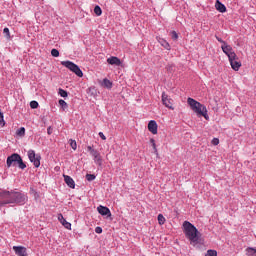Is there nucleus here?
<instances>
[{"label": "nucleus", "instance_id": "37", "mask_svg": "<svg viewBox=\"0 0 256 256\" xmlns=\"http://www.w3.org/2000/svg\"><path fill=\"white\" fill-rule=\"evenodd\" d=\"M3 33L6 34V37H11V34L9 33V28H4Z\"/></svg>", "mask_w": 256, "mask_h": 256}, {"label": "nucleus", "instance_id": "10", "mask_svg": "<svg viewBox=\"0 0 256 256\" xmlns=\"http://www.w3.org/2000/svg\"><path fill=\"white\" fill-rule=\"evenodd\" d=\"M107 63L108 65H114L115 67H121L123 65V62H121V59L117 56L107 58Z\"/></svg>", "mask_w": 256, "mask_h": 256}, {"label": "nucleus", "instance_id": "7", "mask_svg": "<svg viewBox=\"0 0 256 256\" xmlns=\"http://www.w3.org/2000/svg\"><path fill=\"white\" fill-rule=\"evenodd\" d=\"M162 103L167 109H171L172 111L175 109L173 107V99L169 98V95H167L165 92L162 93Z\"/></svg>", "mask_w": 256, "mask_h": 256}, {"label": "nucleus", "instance_id": "18", "mask_svg": "<svg viewBox=\"0 0 256 256\" xmlns=\"http://www.w3.org/2000/svg\"><path fill=\"white\" fill-rule=\"evenodd\" d=\"M101 86L104 87L105 89H112L113 82H111L109 79L105 78V79H103Z\"/></svg>", "mask_w": 256, "mask_h": 256}, {"label": "nucleus", "instance_id": "5", "mask_svg": "<svg viewBox=\"0 0 256 256\" xmlns=\"http://www.w3.org/2000/svg\"><path fill=\"white\" fill-rule=\"evenodd\" d=\"M28 159L33 163L34 167L38 168L41 166V155L35 154L34 150L28 151Z\"/></svg>", "mask_w": 256, "mask_h": 256}, {"label": "nucleus", "instance_id": "4", "mask_svg": "<svg viewBox=\"0 0 256 256\" xmlns=\"http://www.w3.org/2000/svg\"><path fill=\"white\" fill-rule=\"evenodd\" d=\"M61 65H63V67H66L67 69L72 71V73H75L77 77H83V71H81V68H79L77 64L71 61H62Z\"/></svg>", "mask_w": 256, "mask_h": 256}, {"label": "nucleus", "instance_id": "26", "mask_svg": "<svg viewBox=\"0 0 256 256\" xmlns=\"http://www.w3.org/2000/svg\"><path fill=\"white\" fill-rule=\"evenodd\" d=\"M94 161L95 163H97V165H101V163H103V160L101 159V154H97L95 157H94Z\"/></svg>", "mask_w": 256, "mask_h": 256}, {"label": "nucleus", "instance_id": "29", "mask_svg": "<svg viewBox=\"0 0 256 256\" xmlns=\"http://www.w3.org/2000/svg\"><path fill=\"white\" fill-rule=\"evenodd\" d=\"M59 105L62 107V109H67V102L65 100L61 99L59 100Z\"/></svg>", "mask_w": 256, "mask_h": 256}, {"label": "nucleus", "instance_id": "40", "mask_svg": "<svg viewBox=\"0 0 256 256\" xmlns=\"http://www.w3.org/2000/svg\"><path fill=\"white\" fill-rule=\"evenodd\" d=\"M47 133L48 135H51L53 133V129L51 127L47 128Z\"/></svg>", "mask_w": 256, "mask_h": 256}, {"label": "nucleus", "instance_id": "19", "mask_svg": "<svg viewBox=\"0 0 256 256\" xmlns=\"http://www.w3.org/2000/svg\"><path fill=\"white\" fill-rule=\"evenodd\" d=\"M246 255H247V256H256V249H255V248L248 247V248L246 249Z\"/></svg>", "mask_w": 256, "mask_h": 256}, {"label": "nucleus", "instance_id": "16", "mask_svg": "<svg viewBox=\"0 0 256 256\" xmlns=\"http://www.w3.org/2000/svg\"><path fill=\"white\" fill-rule=\"evenodd\" d=\"M157 41L162 47H164V49H167V51H171V45H169V42H167V40L161 37H157Z\"/></svg>", "mask_w": 256, "mask_h": 256}, {"label": "nucleus", "instance_id": "3", "mask_svg": "<svg viewBox=\"0 0 256 256\" xmlns=\"http://www.w3.org/2000/svg\"><path fill=\"white\" fill-rule=\"evenodd\" d=\"M187 103L198 117H204L206 121H209V115L207 114V107H205V105L193 98H188Z\"/></svg>", "mask_w": 256, "mask_h": 256}, {"label": "nucleus", "instance_id": "13", "mask_svg": "<svg viewBox=\"0 0 256 256\" xmlns=\"http://www.w3.org/2000/svg\"><path fill=\"white\" fill-rule=\"evenodd\" d=\"M157 122L155 120H151L148 123V131H150V133H152V135H157Z\"/></svg>", "mask_w": 256, "mask_h": 256}, {"label": "nucleus", "instance_id": "20", "mask_svg": "<svg viewBox=\"0 0 256 256\" xmlns=\"http://www.w3.org/2000/svg\"><path fill=\"white\" fill-rule=\"evenodd\" d=\"M94 13H95V15H97V17H101V15H103V10H101L100 6H95Z\"/></svg>", "mask_w": 256, "mask_h": 256}, {"label": "nucleus", "instance_id": "39", "mask_svg": "<svg viewBox=\"0 0 256 256\" xmlns=\"http://www.w3.org/2000/svg\"><path fill=\"white\" fill-rule=\"evenodd\" d=\"M219 144V139L218 138H214L212 140V145H218Z\"/></svg>", "mask_w": 256, "mask_h": 256}, {"label": "nucleus", "instance_id": "8", "mask_svg": "<svg viewBox=\"0 0 256 256\" xmlns=\"http://www.w3.org/2000/svg\"><path fill=\"white\" fill-rule=\"evenodd\" d=\"M228 59L233 71H239V69H241V61H239V57H237V55Z\"/></svg>", "mask_w": 256, "mask_h": 256}, {"label": "nucleus", "instance_id": "33", "mask_svg": "<svg viewBox=\"0 0 256 256\" xmlns=\"http://www.w3.org/2000/svg\"><path fill=\"white\" fill-rule=\"evenodd\" d=\"M51 55H52V57H59V50L52 49L51 50Z\"/></svg>", "mask_w": 256, "mask_h": 256}, {"label": "nucleus", "instance_id": "32", "mask_svg": "<svg viewBox=\"0 0 256 256\" xmlns=\"http://www.w3.org/2000/svg\"><path fill=\"white\" fill-rule=\"evenodd\" d=\"M171 36H172V39H174V41H177L179 39V35L177 34L176 31H172Z\"/></svg>", "mask_w": 256, "mask_h": 256}, {"label": "nucleus", "instance_id": "34", "mask_svg": "<svg viewBox=\"0 0 256 256\" xmlns=\"http://www.w3.org/2000/svg\"><path fill=\"white\" fill-rule=\"evenodd\" d=\"M59 95H60V97H67V91H65V90H63V89H59Z\"/></svg>", "mask_w": 256, "mask_h": 256}, {"label": "nucleus", "instance_id": "28", "mask_svg": "<svg viewBox=\"0 0 256 256\" xmlns=\"http://www.w3.org/2000/svg\"><path fill=\"white\" fill-rule=\"evenodd\" d=\"M205 256H217V250H208Z\"/></svg>", "mask_w": 256, "mask_h": 256}, {"label": "nucleus", "instance_id": "11", "mask_svg": "<svg viewBox=\"0 0 256 256\" xmlns=\"http://www.w3.org/2000/svg\"><path fill=\"white\" fill-rule=\"evenodd\" d=\"M13 251L18 256H27V248L23 246H13Z\"/></svg>", "mask_w": 256, "mask_h": 256}, {"label": "nucleus", "instance_id": "25", "mask_svg": "<svg viewBox=\"0 0 256 256\" xmlns=\"http://www.w3.org/2000/svg\"><path fill=\"white\" fill-rule=\"evenodd\" d=\"M69 143H70V147H72L73 151H77V141L70 139Z\"/></svg>", "mask_w": 256, "mask_h": 256}, {"label": "nucleus", "instance_id": "23", "mask_svg": "<svg viewBox=\"0 0 256 256\" xmlns=\"http://www.w3.org/2000/svg\"><path fill=\"white\" fill-rule=\"evenodd\" d=\"M150 143H151V145H152V147H153L154 153H155L156 155H159V152L157 151V144L155 143V139L151 138V139H150Z\"/></svg>", "mask_w": 256, "mask_h": 256}, {"label": "nucleus", "instance_id": "21", "mask_svg": "<svg viewBox=\"0 0 256 256\" xmlns=\"http://www.w3.org/2000/svg\"><path fill=\"white\" fill-rule=\"evenodd\" d=\"M17 164H18L19 169H26L27 168V165L23 163V158H21V156H20V158H18Z\"/></svg>", "mask_w": 256, "mask_h": 256}, {"label": "nucleus", "instance_id": "30", "mask_svg": "<svg viewBox=\"0 0 256 256\" xmlns=\"http://www.w3.org/2000/svg\"><path fill=\"white\" fill-rule=\"evenodd\" d=\"M95 178H96L95 174H87L86 175L87 181H95Z\"/></svg>", "mask_w": 256, "mask_h": 256}, {"label": "nucleus", "instance_id": "14", "mask_svg": "<svg viewBox=\"0 0 256 256\" xmlns=\"http://www.w3.org/2000/svg\"><path fill=\"white\" fill-rule=\"evenodd\" d=\"M58 221H60L61 225H63L65 229L71 230V223L67 222V220L63 217V214H58Z\"/></svg>", "mask_w": 256, "mask_h": 256}, {"label": "nucleus", "instance_id": "9", "mask_svg": "<svg viewBox=\"0 0 256 256\" xmlns=\"http://www.w3.org/2000/svg\"><path fill=\"white\" fill-rule=\"evenodd\" d=\"M21 156L17 153L12 154L6 160L7 167H11L12 165L15 166L16 163H19V158Z\"/></svg>", "mask_w": 256, "mask_h": 256}, {"label": "nucleus", "instance_id": "22", "mask_svg": "<svg viewBox=\"0 0 256 256\" xmlns=\"http://www.w3.org/2000/svg\"><path fill=\"white\" fill-rule=\"evenodd\" d=\"M16 135H18V137H25V127H21L20 129H18L16 131Z\"/></svg>", "mask_w": 256, "mask_h": 256}, {"label": "nucleus", "instance_id": "27", "mask_svg": "<svg viewBox=\"0 0 256 256\" xmlns=\"http://www.w3.org/2000/svg\"><path fill=\"white\" fill-rule=\"evenodd\" d=\"M30 107H31V109H37V107H39V102L31 101L30 102Z\"/></svg>", "mask_w": 256, "mask_h": 256}, {"label": "nucleus", "instance_id": "2", "mask_svg": "<svg viewBox=\"0 0 256 256\" xmlns=\"http://www.w3.org/2000/svg\"><path fill=\"white\" fill-rule=\"evenodd\" d=\"M183 231L185 237L190 241V245H197L199 243V230L189 221L183 222Z\"/></svg>", "mask_w": 256, "mask_h": 256}, {"label": "nucleus", "instance_id": "12", "mask_svg": "<svg viewBox=\"0 0 256 256\" xmlns=\"http://www.w3.org/2000/svg\"><path fill=\"white\" fill-rule=\"evenodd\" d=\"M97 211L100 215H103V216H108V217H111V210H109L108 207H105V206H98L97 207Z\"/></svg>", "mask_w": 256, "mask_h": 256}, {"label": "nucleus", "instance_id": "6", "mask_svg": "<svg viewBox=\"0 0 256 256\" xmlns=\"http://www.w3.org/2000/svg\"><path fill=\"white\" fill-rule=\"evenodd\" d=\"M221 49H222L223 53H225V55H227L228 59H233V57H235V55H237L235 53V51H233V47H231V45H228L227 42H223Z\"/></svg>", "mask_w": 256, "mask_h": 256}, {"label": "nucleus", "instance_id": "15", "mask_svg": "<svg viewBox=\"0 0 256 256\" xmlns=\"http://www.w3.org/2000/svg\"><path fill=\"white\" fill-rule=\"evenodd\" d=\"M64 181H65L66 185H68V187H70V189H75V180H73V178H71V176L64 175Z\"/></svg>", "mask_w": 256, "mask_h": 256}, {"label": "nucleus", "instance_id": "42", "mask_svg": "<svg viewBox=\"0 0 256 256\" xmlns=\"http://www.w3.org/2000/svg\"><path fill=\"white\" fill-rule=\"evenodd\" d=\"M87 150H88L90 153H92L95 149H93V147H91V146H88V147H87Z\"/></svg>", "mask_w": 256, "mask_h": 256}, {"label": "nucleus", "instance_id": "35", "mask_svg": "<svg viewBox=\"0 0 256 256\" xmlns=\"http://www.w3.org/2000/svg\"><path fill=\"white\" fill-rule=\"evenodd\" d=\"M98 135L103 141H107V137H105V134H103V132H99Z\"/></svg>", "mask_w": 256, "mask_h": 256}, {"label": "nucleus", "instance_id": "36", "mask_svg": "<svg viewBox=\"0 0 256 256\" xmlns=\"http://www.w3.org/2000/svg\"><path fill=\"white\" fill-rule=\"evenodd\" d=\"M95 233H98V234H101V233H103V228H101V227H96L95 228Z\"/></svg>", "mask_w": 256, "mask_h": 256}, {"label": "nucleus", "instance_id": "17", "mask_svg": "<svg viewBox=\"0 0 256 256\" xmlns=\"http://www.w3.org/2000/svg\"><path fill=\"white\" fill-rule=\"evenodd\" d=\"M216 10L219 11V13H225L227 11V7H225V4L221 3L219 0L215 3Z\"/></svg>", "mask_w": 256, "mask_h": 256}, {"label": "nucleus", "instance_id": "31", "mask_svg": "<svg viewBox=\"0 0 256 256\" xmlns=\"http://www.w3.org/2000/svg\"><path fill=\"white\" fill-rule=\"evenodd\" d=\"M31 195H33L34 199H39V193L34 189L30 190Z\"/></svg>", "mask_w": 256, "mask_h": 256}, {"label": "nucleus", "instance_id": "41", "mask_svg": "<svg viewBox=\"0 0 256 256\" xmlns=\"http://www.w3.org/2000/svg\"><path fill=\"white\" fill-rule=\"evenodd\" d=\"M216 39H217V41H219V43H222V45H223V43H225V41H223V39L219 38V36H216Z\"/></svg>", "mask_w": 256, "mask_h": 256}, {"label": "nucleus", "instance_id": "24", "mask_svg": "<svg viewBox=\"0 0 256 256\" xmlns=\"http://www.w3.org/2000/svg\"><path fill=\"white\" fill-rule=\"evenodd\" d=\"M165 221H166L165 216H163V214H159L158 215V223H159V225H165Z\"/></svg>", "mask_w": 256, "mask_h": 256}, {"label": "nucleus", "instance_id": "38", "mask_svg": "<svg viewBox=\"0 0 256 256\" xmlns=\"http://www.w3.org/2000/svg\"><path fill=\"white\" fill-rule=\"evenodd\" d=\"M90 155H92V157H95V156L99 155V151H97V150H92V152L90 153Z\"/></svg>", "mask_w": 256, "mask_h": 256}, {"label": "nucleus", "instance_id": "1", "mask_svg": "<svg viewBox=\"0 0 256 256\" xmlns=\"http://www.w3.org/2000/svg\"><path fill=\"white\" fill-rule=\"evenodd\" d=\"M28 197L15 190H0V207L4 205H25Z\"/></svg>", "mask_w": 256, "mask_h": 256}]
</instances>
